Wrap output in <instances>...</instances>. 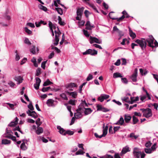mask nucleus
Returning a JSON list of instances; mask_svg holds the SVG:
<instances>
[{"label":"nucleus","mask_w":158,"mask_h":158,"mask_svg":"<svg viewBox=\"0 0 158 158\" xmlns=\"http://www.w3.org/2000/svg\"><path fill=\"white\" fill-rule=\"evenodd\" d=\"M134 98L133 97H131L130 98L131 100L130 101L129 99V97L125 96L122 98L121 99L123 102H127L130 104H132L134 102L138 101L139 99V97H135V99H133Z\"/></svg>","instance_id":"1"},{"label":"nucleus","mask_w":158,"mask_h":158,"mask_svg":"<svg viewBox=\"0 0 158 158\" xmlns=\"http://www.w3.org/2000/svg\"><path fill=\"white\" fill-rule=\"evenodd\" d=\"M80 106L81 108L84 109L83 112L85 115L89 114L92 112V110L90 108H85L84 107L85 106H87V103L85 101L83 102Z\"/></svg>","instance_id":"2"},{"label":"nucleus","mask_w":158,"mask_h":158,"mask_svg":"<svg viewBox=\"0 0 158 158\" xmlns=\"http://www.w3.org/2000/svg\"><path fill=\"white\" fill-rule=\"evenodd\" d=\"M140 110L143 113V116L146 118H148L152 116L151 110L149 108L146 109H140Z\"/></svg>","instance_id":"3"},{"label":"nucleus","mask_w":158,"mask_h":158,"mask_svg":"<svg viewBox=\"0 0 158 158\" xmlns=\"http://www.w3.org/2000/svg\"><path fill=\"white\" fill-rule=\"evenodd\" d=\"M84 109L81 108L80 106H79L78 109L76 110V112L74 114V117L76 118L79 119L82 117V113L83 112Z\"/></svg>","instance_id":"4"},{"label":"nucleus","mask_w":158,"mask_h":158,"mask_svg":"<svg viewBox=\"0 0 158 158\" xmlns=\"http://www.w3.org/2000/svg\"><path fill=\"white\" fill-rule=\"evenodd\" d=\"M113 31H116L117 33L118 34V36L119 38L118 40L123 38V40H127L126 38H122V37L124 36V33L122 31L118 29L116 26H115L113 27Z\"/></svg>","instance_id":"5"},{"label":"nucleus","mask_w":158,"mask_h":158,"mask_svg":"<svg viewBox=\"0 0 158 158\" xmlns=\"http://www.w3.org/2000/svg\"><path fill=\"white\" fill-rule=\"evenodd\" d=\"M108 129V127L107 126H106L105 127L103 126V127L102 134L99 136L97 133H95L94 134L96 138H101L103 137H105L107 134Z\"/></svg>","instance_id":"6"},{"label":"nucleus","mask_w":158,"mask_h":158,"mask_svg":"<svg viewBox=\"0 0 158 158\" xmlns=\"http://www.w3.org/2000/svg\"><path fill=\"white\" fill-rule=\"evenodd\" d=\"M97 51L95 50L89 49L87 50L85 52H83L82 54L83 55H90L92 56H94L97 55Z\"/></svg>","instance_id":"7"},{"label":"nucleus","mask_w":158,"mask_h":158,"mask_svg":"<svg viewBox=\"0 0 158 158\" xmlns=\"http://www.w3.org/2000/svg\"><path fill=\"white\" fill-rule=\"evenodd\" d=\"M135 42L137 43L142 49L145 48L146 47V42L143 40H136Z\"/></svg>","instance_id":"8"},{"label":"nucleus","mask_w":158,"mask_h":158,"mask_svg":"<svg viewBox=\"0 0 158 158\" xmlns=\"http://www.w3.org/2000/svg\"><path fill=\"white\" fill-rule=\"evenodd\" d=\"M133 153L134 156L137 158H139L141 154V152L139 149L135 148L133 149Z\"/></svg>","instance_id":"9"},{"label":"nucleus","mask_w":158,"mask_h":158,"mask_svg":"<svg viewBox=\"0 0 158 158\" xmlns=\"http://www.w3.org/2000/svg\"><path fill=\"white\" fill-rule=\"evenodd\" d=\"M110 97L109 95L106 94H102L98 98V100L101 102H103L104 100Z\"/></svg>","instance_id":"10"},{"label":"nucleus","mask_w":158,"mask_h":158,"mask_svg":"<svg viewBox=\"0 0 158 158\" xmlns=\"http://www.w3.org/2000/svg\"><path fill=\"white\" fill-rule=\"evenodd\" d=\"M65 87L66 89H69L71 91H73V89H72L74 87H77V84L74 83H71L67 84L65 85Z\"/></svg>","instance_id":"11"},{"label":"nucleus","mask_w":158,"mask_h":158,"mask_svg":"<svg viewBox=\"0 0 158 158\" xmlns=\"http://www.w3.org/2000/svg\"><path fill=\"white\" fill-rule=\"evenodd\" d=\"M115 125H118L120 126H125L126 124L124 123V120L122 116H121L119 120L116 123H114Z\"/></svg>","instance_id":"12"},{"label":"nucleus","mask_w":158,"mask_h":158,"mask_svg":"<svg viewBox=\"0 0 158 158\" xmlns=\"http://www.w3.org/2000/svg\"><path fill=\"white\" fill-rule=\"evenodd\" d=\"M137 69H135L134 73L130 77V78L133 82H136L137 81Z\"/></svg>","instance_id":"13"},{"label":"nucleus","mask_w":158,"mask_h":158,"mask_svg":"<svg viewBox=\"0 0 158 158\" xmlns=\"http://www.w3.org/2000/svg\"><path fill=\"white\" fill-rule=\"evenodd\" d=\"M65 93L67 95L72 96L74 98H77V94L76 92H70L67 90H66L65 91Z\"/></svg>","instance_id":"14"},{"label":"nucleus","mask_w":158,"mask_h":158,"mask_svg":"<svg viewBox=\"0 0 158 158\" xmlns=\"http://www.w3.org/2000/svg\"><path fill=\"white\" fill-rule=\"evenodd\" d=\"M148 42V45L149 46L153 48L157 46V44H158V43L155 40V41L154 42V40H147Z\"/></svg>","instance_id":"15"},{"label":"nucleus","mask_w":158,"mask_h":158,"mask_svg":"<svg viewBox=\"0 0 158 158\" xmlns=\"http://www.w3.org/2000/svg\"><path fill=\"white\" fill-rule=\"evenodd\" d=\"M36 83L34 84V87L36 89H38L39 88V87L41 82V80L39 77L35 78Z\"/></svg>","instance_id":"16"},{"label":"nucleus","mask_w":158,"mask_h":158,"mask_svg":"<svg viewBox=\"0 0 158 158\" xmlns=\"http://www.w3.org/2000/svg\"><path fill=\"white\" fill-rule=\"evenodd\" d=\"M85 26H86L85 29L87 30H91L92 28L95 27V26L94 25H91L89 21H87L86 22Z\"/></svg>","instance_id":"17"},{"label":"nucleus","mask_w":158,"mask_h":158,"mask_svg":"<svg viewBox=\"0 0 158 158\" xmlns=\"http://www.w3.org/2000/svg\"><path fill=\"white\" fill-rule=\"evenodd\" d=\"M56 102L52 99H49L47 100L46 104L49 106H55L54 103Z\"/></svg>","instance_id":"18"},{"label":"nucleus","mask_w":158,"mask_h":158,"mask_svg":"<svg viewBox=\"0 0 158 158\" xmlns=\"http://www.w3.org/2000/svg\"><path fill=\"white\" fill-rule=\"evenodd\" d=\"M84 8L83 7H82L81 8H78L77 9V15L78 16H80V18H81L82 15L83 13V11L84 10Z\"/></svg>","instance_id":"19"},{"label":"nucleus","mask_w":158,"mask_h":158,"mask_svg":"<svg viewBox=\"0 0 158 158\" xmlns=\"http://www.w3.org/2000/svg\"><path fill=\"white\" fill-rule=\"evenodd\" d=\"M130 150L129 148L127 146H125L123 148L121 152L120 153V155L123 156L124 154L126 153L127 152H129Z\"/></svg>","instance_id":"20"},{"label":"nucleus","mask_w":158,"mask_h":158,"mask_svg":"<svg viewBox=\"0 0 158 158\" xmlns=\"http://www.w3.org/2000/svg\"><path fill=\"white\" fill-rule=\"evenodd\" d=\"M122 13L123 14V15L120 18H118V19H117V21L118 22H120L122 21L125 18V15L127 13V12L124 10L123 11Z\"/></svg>","instance_id":"21"},{"label":"nucleus","mask_w":158,"mask_h":158,"mask_svg":"<svg viewBox=\"0 0 158 158\" xmlns=\"http://www.w3.org/2000/svg\"><path fill=\"white\" fill-rule=\"evenodd\" d=\"M39 49L38 48H36V50L35 47L33 46L32 48L30 49V52L33 54H35L38 52Z\"/></svg>","instance_id":"22"},{"label":"nucleus","mask_w":158,"mask_h":158,"mask_svg":"<svg viewBox=\"0 0 158 158\" xmlns=\"http://www.w3.org/2000/svg\"><path fill=\"white\" fill-rule=\"evenodd\" d=\"M14 79L18 82V84H19L22 83L23 80L22 77L21 76L16 77L14 78Z\"/></svg>","instance_id":"23"},{"label":"nucleus","mask_w":158,"mask_h":158,"mask_svg":"<svg viewBox=\"0 0 158 158\" xmlns=\"http://www.w3.org/2000/svg\"><path fill=\"white\" fill-rule=\"evenodd\" d=\"M57 129L59 130V132L60 134L64 135H66V131L63 128H61L60 126H57Z\"/></svg>","instance_id":"24"},{"label":"nucleus","mask_w":158,"mask_h":158,"mask_svg":"<svg viewBox=\"0 0 158 158\" xmlns=\"http://www.w3.org/2000/svg\"><path fill=\"white\" fill-rule=\"evenodd\" d=\"M18 119L17 117H16L15 119L14 122H11L9 124V126L10 127H13L16 125L18 123Z\"/></svg>","instance_id":"25"},{"label":"nucleus","mask_w":158,"mask_h":158,"mask_svg":"<svg viewBox=\"0 0 158 158\" xmlns=\"http://www.w3.org/2000/svg\"><path fill=\"white\" fill-rule=\"evenodd\" d=\"M57 31H55V40H59V37L60 35L61 34V33L60 32L58 28H57Z\"/></svg>","instance_id":"26"},{"label":"nucleus","mask_w":158,"mask_h":158,"mask_svg":"<svg viewBox=\"0 0 158 158\" xmlns=\"http://www.w3.org/2000/svg\"><path fill=\"white\" fill-rule=\"evenodd\" d=\"M43 132V129L41 127H38L37 129L36 130L35 132L38 135H40Z\"/></svg>","instance_id":"27"},{"label":"nucleus","mask_w":158,"mask_h":158,"mask_svg":"<svg viewBox=\"0 0 158 158\" xmlns=\"http://www.w3.org/2000/svg\"><path fill=\"white\" fill-rule=\"evenodd\" d=\"M131 117L128 115L125 114L124 115V120L126 123H128L131 119Z\"/></svg>","instance_id":"28"},{"label":"nucleus","mask_w":158,"mask_h":158,"mask_svg":"<svg viewBox=\"0 0 158 158\" xmlns=\"http://www.w3.org/2000/svg\"><path fill=\"white\" fill-rule=\"evenodd\" d=\"M11 143V141L7 139H3L2 141V143L5 145L10 144Z\"/></svg>","instance_id":"29"},{"label":"nucleus","mask_w":158,"mask_h":158,"mask_svg":"<svg viewBox=\"0 0 158 158\" xmlns=\"http://www.w3.org/2000/svg\"><path fill=\"white\" fill-rule=\"evenodd\" d=\"M139 136V135H135L134 133H130L129 135V137L130 138H131L132 139H136Z\"/></svg>","instance_id":"30"},{"label":"nucleus","mask_w":158,"mask_h":158,"mask_svg":"<svg viewBox=\"0 0 158 158\" xmlns=\"http://www.w3.org/2000/svg\"><path fill=\"white\" fill-rule=\"evenodd\" d=\"M58 23L61 26H64L65 24V23L62 21V19L60 16H58Z\"/></svg>","instance_id":"31"},{"label":"nucleus","mask_w":158,"mask_h":158,"mask_svg":"<svg viewBox=\"0 0 158 158\" xmlns=\"http://www.w3.org/2000/svg\"><path fill=\"white\" fill-rule=\"evenodd\" d=\"M129 35L130 36L132 39L135 38L136 36V35L135 33H134L131 29L129 30Z\"/></svg>","instance_id":"32"},{"label":"nucleus","mask_w":158,"mask_h":158,"mask_svg":"<svg viewBox=\"0 0 158 158\" xmlns=\"http://www.w3.org/2000/svg\"><path fill=\"white\" fill-rule=\"evenodd\" d=\"M113 77L114 78H117L118 77H122L123 76L121 74L118 73H114L113 74Z\"/></svg>","instance_id":"33"},{"label":"nucleus","mask_w":158,"mask_h":158,"mask_svg":"<svg viewBox=\"0 0 158 158\" xmlns=\"http://www.w3.org/2000/svg\"><path fill=\"white\" fill-rule=\"evenodd\" d=\"M20 148L23 150H25L27 149V147L26 145L24 142H23L21 144Z\"/></svg>","instance_id":"34"},{"label":"nucleus","mask_w":158,"mask_h":158,"mask_svg":"<svg viewBox=\"0 0 158 158\" xmlns=\"http://www.w3.org/2000/svg\"><path fill=\"white\" fill-rule=\"evenodd\" d=\"M52 84V83L50 81L49 79H47L44 83L43 85L44 86H46L51 84Z\"/></svg>","instance_id":"35"},{"label":"nucleus","mask_w":158,"mask_h":158,"mask_svg":"<svg viewBox=\"0 0 158 158\" xmlns=\"http://www.w3.org/2000/svg\"><path fill=\"white\" fill-rule=\"evenodd\" d=\"M31 61L33 63L34 65L36 67L38 66V65L36 63V59L35 57H33L31 60Z\"/></svg>","instance_id":"36"},{"label":"nucleus","mask_w":158,"mask_h":158,"mask_svg":"<svg viewBox=\"0 0 158 158\" xmlns=\"http://www.w3.org/2000/svg\"><path fill=\"white\" fill-rule=\"evenodd\" d=\"M30 116H31L34 118H36L38 117L37 114L34 111H32L31 112V113L30 114Z\"/></svg>","instance_id":"37"},{"label":"nucleus","mask_w":158,"mask_h":158,"mask_svg":"<svg viewBox=\"0 0 158 158\" xmlns=\"http://www.w3.org/2000/svg\"><path fill=\"white\" fill-rule=\"evenodd\" d=\"M55 10H56L58 14L61 15L63 14V10L61 8H56Z\"/></svg>","instance_id":"38"},{"label":"nucleus","mask_w":158,"mask_h":158,"mask_svg":"<svg viewBox=\"0 0 158 158\" xmlns=\"http://www.w3.org/2000/svg\"><path fill=\"white\" fill-rule=\"evenodd\" d=\"M60 96L64 100H68V98L64 93L61 94H60Z\"/></svg>","instance_id":"39"},{"label":"nucleus","mask_w":158,"mask_h":158,"mask_svg":"<svg viewBox=\"0 0 158 158\" xmlns=\"http://www.w3.org/2000/svg\"><path fill=\"white\" fill-rule=\"evenodd\" d=\"M85 153V152L81 150H79L75 153V155H83Z\"/></svg>","instance_id":"40"},{"label":"nucleus","mask_w":158,"mask_h":158,"mask_svg":"<svg viewBox=\"0 0 158 158\" xmlns=\"http://www.w3.org/2000/svg\"><path fill=\"white\" fill-rule=\"evenodd\" d=\"M90 43L91 44L97 43L98 44H101L102 43L101 40H90Z\"/></svg>","instance_id":"41"},{"label":"nucleus","mask_w":158,"mask_h":158,"mask_svg":"<svg viewBox=\"0 0 158 158\" xmlns=\"http://www.w3.org/2000/svg\"><path fill=\"white\" fill-rule=\"evenodd\" d=\"M132 118L133 123L134 124H135L139 121L137 118L135 116H133L132 117Z\"/></svg>","instance_id":"42"},{"label":"nucleus","mask_w":158,"mask_h":158,"mask_svg":"<svg viewBox=\"0 0 158 158\" xmlns=\"http://www.w3.org/2000/svg\"><path fill=\"white\" fill-rule=\"evenodd\" d=\"M145 152L148 154H150L153 152L151 148H145L144 149Z\"/></svg>","instance_id":"43"},{"label":"nucleus","mask_w":158,"mask_h":158,"mask_svg":"<svg viewBox=\"0 0 158 158\" xmlns=\"http://www.w3.org/2000/svg\"><path fill=\"white\" fill-rule=\"evenodd\" d=\"M157 143H155L154 144H153L152 147H151V148L152 151H153V152L155 151L156 149L157 148V146H156Z\"/></svg>","instance_id":"44"},{"label":"nucleus","mask_w":158,"mask_h":158,"mask_svg":"<svg viewBox=\"0 0 158 158\" xmlns=\"http://www.w3.org/2000/svg\"><path fill=\"white\" fill-rule=\"evenodd\" d=\"M48 25L49 26V27H50V29L52 31V35H54V33L53 32V25L51 21H49V22Z\"/></svg>","instance_id":"45"},{"label":"nucleus","mask_w":158,"mask_h":158,"mask_svg":"<svg viewBox=\"0 0 158 158\" xmlns=\"http://www.w3.org/2000/svg\"><path fill=\"white\" fill-rule=\"evenodd\" d=\"M24 30L29 35L31 34L32 33V31L28 29L27 27L24 28Z\"/></svg>","instance_id":"46"},{"label":"nucleus","mask_w":158,"mask_h":158,"mask_svg":"<svg viewBox=\"0 0 158 158\" xmlns=\"http://www.w3.org/2000/svg\"><path fill=\"white\" fill-rule=\"evenodd\" d=\"M50 89L51 87L50 86L48 87H43L42 89V91L43 92H45Z\"/></svg>","instance_id":"47"},{"label":"nucleus","mask_w":158,"mask_h":158,"mask_svg":"<svg viewBox=\"0 0 158 158\" xmlns=\"http://www.w3.org/2000/svg\"><path fill=\"white\" fill-rule=\"evenodd\" d=\"M122 82L125 84H127L128 83V81L126 78H121Z\"/></svg>","instance_id":"48"},{"label":"nucleus","mask_w":158,"mask_h":158,"mask_svg":"<svg viewBox=\"0 0 158 158\" xmlns=\"http://www.w3.org/2000/svg\"><path fill=\"white\" fill-rule=\"evenodd\" d=\"M75 100L70 99L69 101V103L70 104L72 105H75Z\"/></svg>","instance_id":"49"},{"label":"nucleus","mask_w":158,"mask_h":158,"mask_svg":"<svg viewBox=\"0 0 158 158\" xmlns=\"http://www.w3.org/2000/svg\"><path fill=\"white\" fill-rule=\"evenodd\" d=\"M113 12H110L109 14V17L111 19H113V20H117V19H118V18H115V17H114L113 16H112V14L113 13Z\"/></svg>","instance_id":"50"},{"label":"nucleus","mask_w":158,"mask_h":158,"mask_svg":"<svg viewBox=\"0 0 158 158\" xmlns=\"http://www.w3.org/2000/svg\"><path fill=\"white\" fill-rule=\"evenodd\" d=\"M40 68H38L36 70V72L35 74V75L36 76H38L40 74Z\"/></svg>","instance_id":"51"},{"label":"nucleus","mask_w":158,"mask_h":158,"mask_svg":"<svg viewBox=\"0 0 158 158\" xmlns=\"http://www.w3.org/2000/svg\"><path fill=\"white\" fill-rule=\"evenodd\" d=\"M88 4L89 5V6L92 7L95 11H96L97 12H98V10H97L96 8V7L94 6V5L91 4H89L88 3Z\"/></svg>","instance_id":"52"},{"label":"nucleus","mask_w":158,"mask_h":158,"mask_svg":"<svg viewBox=\"0 0 158 158\" xmlns=\"http://www.w3.org/2000/svg\"><path fill=\"white\" fill-rule=\"evenodd\" d=\"M36 124L39 127L41 124V123L40 122V118H38L35 122Z\"/></svg>","instance_id":"53"},{"label":"nucleus","mask_w":158,"mask_h":158,"mask_svg":"<svg viewBox=\"0 0 158 158\" xmlns=\"http://www.w3.org/2000/svg\"><path fill=\"white\" fill-rule=\"evenodd\" d=\"M27 25L31 28H34L35 27L34 24L31 23H27Z\"/></svg>","instance_id":"54"},{"label":"nucleus","mask_w":158,"mask_h":158,"mask_svg":"<svg viewBox=\"0 0 158 158\" xmlns=\"http://www.w3.org/2000/svg\"><path fill=\"white\" fill-rule=\"evenodd\" d=\"M65 133H66V134H67L69 135H73L74 134V132L73 131H70V130H68V131H66Z\"/></svg>","instance_id":"55"},{"label":"nucleus","mask_w":158,"mask_h":158,"mask_svg":"<svg viewBox=\"0 0 158 158\" xmlns=\"http://www.w3.org/2000/svg\"><path fill=\"white\" fill-rule=\"evenodd\" d=\"M40 8L41 9L44 11H46L47 10V8L46 7L42 5H40Z\"/></svg>","instance_id":"56"},{"label":"nucleus","mask_w":158,"mask_h":158,"mask_svg":"<svg viewBox=\"0 0 158 158\" xmlns=\"http://www.w3.org/2000/svg\"><path fill=\"white\" fill-rule=\"evenodd\" d=\"M47 62V61H44L41 64V67L44 69H45V64Z\"/></svg>","instance_id":"57"},{"label":"nucleus","mask_w":158,"mask_h":158,"mask_svg":"<svg viewBox=\"0 0 158 158\" xmlns=\"http://www.w3.org/2000/svg\"><path fill=\"white\" fill-rule=\"evenodd\" d=\"M85 22L84 20H82L81 21H79L78 23L79 25L80 26H83L85 24Z\"/></svg>","instance_id":"58"},{"label":"nucleus","mask_w":158,"mask_h":158,"mask_svg":"<svg viewBox=\"0 0 158 158\" xmlns=\"http://www.w3.org/2000/svg\"><path fill=\"white\" fill-rule=\"evenodd\" d=\"M84 14L86 17L88 18L89 16V14L90 13L88 10H85L84 11Z\"/></svg>","instance_id":"59"},{"label":"nucleus","mask_w":158,"mask_h":158,"mask_svg":"<svg viewBox=\"0 0 158 158\" xmlns=\"http://www.w3.org/2000/svg\"><path fill=\"white\" fill-rule=\"evenodd\" d=\"M93 78V76L92 75L90 74H89L88 77L86 79V80L87 81H89V80H91Z\"/></svg>","instance_id":"60"},{"label":"nucleus","mask_w":158,"mask_h":158,"mask_svg":"<svg viewBox=\"0 0 158 158\" xmlns=\"http://www.w3.org/2000/svg\"><path fill=\"white\" fill-rule=\"evenodd\" d=\"M86 84V82L84 83L80 86L79 88V91L80 93H81L83 87V86L85 85Z\"/></svg>","instance_id":"61"},{"label":"nucleus","mask_w":158,"mask_h":158,"mask_svg":"<svg viewBox=\"0 0 158 158\" xmlns=\"http://www.w3.org/2000/svg\"><path fill=\"white\" fill-rule=\"evenodd\" d=\"M28 107L31 110H34V107L33 106L32 104L31 103H30L29 105H28Z\"/></svg>","instance_id":"62"},{"label":"nucleus","mask_w":158,"mask_h":158,"mask_svg":"<svg viewBox=\"0 0 158 158\" xmlns=\"http://www.w3.org/2000/svg\"><path fill=\"white\" fill-rule=\"evenodd\" d=\"M120 128V126H117L115 127H114L113 130H114V133L117 131L119 130V129Z\"/></svg>","instance_id":"63"},{"label":"nucleus","mask_w":158,"mask_h":158,"mask_svg":"<svg viewBox=\"0 0 158 158\" xmlns=\"http://www.w3.org/2000/svg\"><path fill=\"white\" fill-rule=\"evenodd\" d=\"M8 85L11 87H12L15 85L14 83L11 81H9L8 83Z\"/></svg>","instance_id":"64"}]
</instances>
